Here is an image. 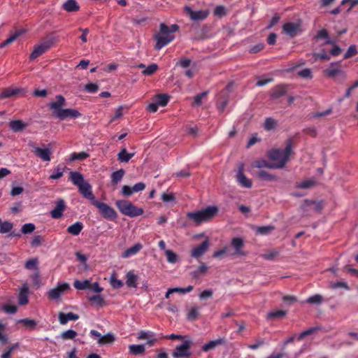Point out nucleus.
<instances>
[{"instance_id": "f257e3e1", "label": "nucleus", "mask_w": 358, "mask_h": 358, "mask_svg": "<svg viewBox=\"0 0 358 358\" xmlns=\"http://www.w3.org/2000/svg\"><path fill=\"white\" fill-rule=\"evenodd\" d=\"M294 145V140L292 138H288L285 142V148L284 149L275 148L268 151L267 156L268 158L273 162L275 166H280V167H275L277 169H282L286 164L289 161V157L294 153L292 148Z\"/></svg>"}, {"instance_id": "f03ea898", "label": "nucleus", "mask_w": 358, "mask_h": 358, "mask_svg": "<svg viewBox=\"0 0 358 358\" xmlns=\"http://www.w3.org/2000/svg\"><path fill=\"white\" fill-rule=\"evenodd\" d=\"M56 99V101L49 104V108L57 118L59 120H65L68 117L76 119L81 116V113L76 109L62 108L66 105V100L63 96L57 95Z\"/></svg>"}, {"instance_id": "7ed1b4c3", "label": "nucleus", "mask_w": 358, "mask_h": 358, "mask_svg": "<svg viewBox=\"0 0 358 358\" xmlns=\"http://www.w3.org/2000/svg\"><path fill=\"white\" fill-rule=\"evenodd\" d=\"M178 30L179 26L177 24H172L171 27H168L166 24L161 23L159 25V33L154 36V38L156 40L155 49L159 50L170 43L175 38L173 34Z\"/></svg>"}, {"instance_id": "20e7f679", "label": "nucleus", "mask_w": 358, "mask_h": 358, "mask_svg": "<svg viewBox=\"0 0 358 358\" xmlns=\"http://www.w3.org/2000/svg\"><path fill=\"white\" fill-rule=\"evenodd\" d=\"M218 208L216 206H208L205 209L197 212H191L187 214V217L194 220L196 224L211 220L217 213Z\"/></svg>"}, {"instance_id": "39448f33", "label": "nucleus", "mask_w": 358, "mask_h": 358, "mask_svg": "<svg viewBox=\"0 0 358 358\" xmlns=\"http://www.w3.org/2000/svg\"><path fill=\"white\" fill-rule=\"evenodd\" d=\"M115 206L122 215L130 217L140 216L144 213L143 208L136 207L131 201L127 200H117L115 202Z\"/></svg>"}, {"instance_id": "423d86ee", "label": "nucleus", "mask_w": 358, "mask_h": 358, "mask_svg": "<svg viewBox=\"0 0 358 358\" xmlns=\"http://www.w3.org/2000/svg\"><path fill=\"white\" fill-rule=\"evenodd\" d=\"M92 205L99 209V213L105 219L114 220L117 218L116 211L107 203L96 200L93 202Z\"/></svg>"}, {"instance_id": "0eeeda50", "label": "nucleus", "mask_w": 358, "mask_h": 358, "mask_svg": "<svg viewBox=\"0 0 358 358\" xmlns=\"http://www.w3.org/2000/svg\"><path fill=\"white\" fill-rule=\"evenodd\" d=\"M192 342L190 340H186L182 342L180 345H177L172 352V356L174 358H185L189 357L191 355L189 351Z\"/></svg>"}, {"instance_id": "6e6552de", "label": "nucleus", "mask_w": 358, "mask_h": 358, "mask_svg": "<svg viewBox=\"0 0 358 358\" xmlns=\"http://www.w3.org/2000/svg\"><path fill=\"white\" fill-rule=\"evenodd\" d=\"M324 74L331 78L336 79L340 76L341 80L345 79V74L341 69V62H333L331 63L329 68L324 70Z\"/></svg>"}, {"instance_id": "1a4fd4ad", "label": "nucleus", "mask_w": 358, "mask_h": 358, "mask_svg": "<svg viewBox=\"0 0 358 358\" xmlns=\"http://www.w3.org/2000/svg\"><path fill=\"white\" fill-rule=\"evenodd\" d=\"M52 43L51 41H45L41 44L36 45L30 54L29 59L34 60L38 58L45 52H47L52 46Z\"/></svg>"}, {"instance_id": "9d476101", "label": "nucleus", "mask_w": 358, "mask_h": 358, "mask_svg": "<svg viewBox=\"0 0 358 358\" xmlns=\"http://www.w3.org/2000/svg\"><path fill=\"white\" fill-rule=\"evenodd\" d=\"M244 164H241L238 166V172L236 174V180L238 184L245 188H250L252 186V182L250 179L248 178L244 173Z\"/></svg>"}, {"instance_id": "9b49d317", "label": "nucleus", "mask_w": 358, "mask_h": 358, "mask_svg": "<svg viewBox=\"0 0 358 358\" xmlns=\"http://www.w3.org/2000/svg\"><path fill=\"white\" fill-rule=\"evenodd\" d=\"M184 9L185 12L189 15L191 20L194 21L203 20L210 14L208 10H201L198 11H194L189 6H185Z\"/></svg>"}, {"instance_id": "f8f14e48", "label": "nucleus", "mask_w": 358, "mask_h": 358, "mask_svg": "<svg viewBox=\"0 0 358 358\" xmlns=\"http://www.w3.org/2000/svg\"><path fill=\"white\" fill-rule=\"evenodd\" d=\"M70 288L66 282L59 283L58 285L48 292V298L50 299H58L62 294Z\"/></svg>"}, {"instance_id": "ddd939ff", "label": "nucleus", "mask_w": 358, "mask_h": 358, "mask_svg": "<svg viewBox=\"0 0 358 358\" xmlns=\"http://www.w3.org/2000/svg\"><path fill=\"white\" fill-rule=\"evenodd\" d=\"M145 187V184L142 182H138L132 187L124 185L122 187L121 193L124 196H130L134 193L144 190Z\"/></svg>"}, {"instance_id": "4468645a", "label": "nucleus", "mask_w": 358, "mask_h": 358, "mask_svg": "<svg viewBox=\"0 0 358 358\" xmlns=\"http://www.w3.org/2000/svg\"><path fill=\"white\" fill-rule=\"evenodd\" d=\"M33 148L32 152L34 155L44 162H50L51 160V151L48 148H40L35 145H31Z\"/></svg>"}, {"instance_id": "2eb2a0df", "label": "nucleus", "mask_w": 358, "mask_h": 358, "mask_svg": "<svg viewBox=\"0 0 358 358\" xmlns=\"http://www.w3.org/2000/svg\"><path fill=\"white\" fill-rule=\"evenodd\" d=\"M66 209L65 201L59 199L56 202V206L55 208L50 211L51 217L53 219H59L62 217L63 215V212Z\"/></svg>"}, {"instance_id": "dca6fc26", "label": "nucleus", "mask_w": 358, "mask_h": 358, "mask_svg": "<svg viewBox=\"0 0 358 358\" xmlns=\"http://www.w3.org/2000/svg\"><path fill=\"white\" fill-rule=\"evenodd\" d=\"M79 189L80 193L85 198L91 201L92 204L94 201H96L95 196L92 194V186L87 182H85L83 185L78 187Z\"/></svg>"}, {"instance_id": "f3484780", "label": "nucleus", "mask_w": 358, "mask_h": 358, "mask_svg": "<svg viewBox=\"0 0 358 358\" xmlns=\"http://www.w3.org/2000/svg\"><path fill=\"white\" fill-rule=\"evenodd\" d=\"M209 247V241L206 240L203 241L199 245L192 249L191 255L194 258H199L203 255L208 250Z\"/></svg>"}, {"instance_id": "a211bd4d", "label": "nucleus", "mask_w": 358, "mask_h": 358, "mask_svg": "<svg viewBox=\"0 0 358 358\" xmlns=\"http://www.w3.org/2000/svg\"><path fill=\"white\" fill-rule=\"evenodd\" d=\"M287 92V86L285 85H278L272 88L271 97L273 100L278 99L284 96Z\"/></svg>"}, {"instance_id": "6ab92c4d", "label": "nucleus", "mask_w": 358, "mask_h": 358, "mask_svg": "<svg viewBox=\"0 0 358 358\" xmlns=\"http://www.w3.org/2000/svg\"><path fill=\"white\" fill-rule=\"evenodd\" d=\"M143 248V245L138 243L133 246L125 250L121 255V257L124 259L129 258L131 256L136 255Z\"/></svg>"}, {"instance_id": "aec40b11", "label": "nucleus", "mask_w": 358, "mask_h": 358, "mask_svg": "<svg viewBox=\"0 0 358 358\" xmlns=\"http://www.w3.org/2000/svg\"><path fill=\"white\" fill-rule=\"evenodd\" d=\"M226 343V340L224 338H220L217 340L210 341L208 343L203 345L202 346V350L204 352H208L210 350H213L217 346L220 345H224Z\"/></svg>"}, {"instance_id": "412c9836", "label": "nucleus", "mask_w": 358, "mask_h": 358, "mask_svg": "<svg viewBox=\"0 0 358 358\" xmlns=\"http://www.w3.org/2000/svg\"><path fill=\"white\" fill-rule=\"evenodd\" d=\"M69 179L77 187H79L86 182L84 180L83 176L78 171H70Z\"/></svg>"}, {"instance_id": "4be33fe9", "label": "nucleus", "mask_w": 358, "mask_h": 358, "mask_svg": "<svg viewBox=\"0 0 358 358\" xmlns=\"http://www.w3.org/2000/svg\"><path fill=\"white\" fill-rule=\"evenodd\" d=\"M69 170L66 166L62 164L57 165L53 170V173L49 176L50 180H58L61 178L64 173L66 171Z\"/></svg>"}, {"instance_id": "5701e85b", "label": "nucleus", "mask_w": 358, "mask_h": 358, "mask_svg": "<svg viewBox=\"0 0 358 358\" xmlns=\"http://www.w3.org/2000/svg\"><path fill=\"white\" fill-rule=\"evenodd\" d=\"M79 318V315L73 313H64L60 312L59 313V321L62 324H66L69 321H76Z\"/></svg>"}, {"instance_id": "b1692460", "label": "nucleus", "mask_w": 358, "mask_h": 358, "mask_svg": "<svg viewBox=\"0 0 358 358\" xmlns=\"http://www.w3.org/2000/svg\"><path fill=\"white\" fill-rule=\"evenodd\" d=\"M298 29L299 26L293 22H287L282 27L283 31L291 37H294L297 34Z\"/></svg>"}, {"instance_id": "393cba45", "label": "nucleus", "mask_w": 358, "mask_h": 358, "mask_svg": "<svg viewBox=\"0 0 358 358\" xmlns=\"http://www.w3.org/2000/svg\"><path fill=\"white\" fill-rule=\"evenodd\" d=\"M21 90L19 88H5L0 93V99H7L17 95Z\"/></svg>"}, {"instance_id": "a878e982", "label": "nucleus", "mask_w": 358, "mask_h": 358, "mask_svg": "<svg viewBox=\"0 0 358 358\" xmlns=\"http://www.w3.org/2000/svg\"><path fill=\"white\" fill-rule=\"evenodd\" d=\"M28 292H29V288L27 285H24L22 287L20 292L18 296V303L21 306L26 305L29 300H28Z\"/></svg>"}, {"instance_id": "bb28decb", "label": "nucleus", "mask_w": 358, "mask_h": 358, "mask_svg": "<svg viewBox=\"0 0 358 358\" xmlns=\"http://www.w3.org/2000/svg\"><path fill=\"white\" fill-rule=\"evenodd\" d=\"M126 284L129 287L136 288L138 276L133 272L129 271L126 275Z\"/></svg>"}, {"instance_id": "cd10ccee", "label": "nucleus", "mask_w": 358, "mask_h": 358, "mask_svg": "<svg viewBox=\"0 0 358 358\" xmlns=\"http://www.w3.org/2000/svg\"><path fill=\"white\" fill-rule=\"evenodd\" d=\"M67 12H76L80 9V6L76 0H67L62 6Z\"/></svg>"}, {"instance_id": "c85d7f7f", "label": "nucleus", "mask_w": 358, "mask_h": 358, "mask_svg": "<svg viewBox=\"0 0 358 358\" xmlns=\"http://www.w3.org/2000/svg\"><path fill=\"white\" fill-rule=\"evenodd\" d=\"M83 229V224L80 222H76L72 225H70L67 228V232L73 236H78L80 234Z\"/></svg>"}, {"instance_id": "c756f323", "label": "nucleus", "mask_w": 358, "mask_h": 358, "mask_svg": "<svg viewBox=\"0 0 358 358\" xmlns=\"http://www.w3.org/2000/svg\"><path fill=\"white\" fill-rule=\"evenodd\" d=\"M231 245L235 248V253L240 255H243L244 252L242 251L243 246V241L241 238H234L231 240Z\"/></svg>"}, {"instance_id": "7c9ffc66", "label": "nucleus", "mask_w": 358, "mask_h": 358, "mask_svg": "<svg viewBox=\"0 0 358 358\" xmlns=\"http://www.w3.org/2000/svg\"><path fill=\"white\" fill-rule=\"evenodd\" d=\"M170 96L166 94H158L155 96L154 101L159 106H166L169 101Z\"/></svg>"}, {"instance_id": "2f4dec72", "label": "nucleus", "mask_w": 358, "mask_h": 358, "mask_svg": "<svg viewBox=\"0 0 358 358\" xmlns=\"http://www.w3.org/2000/svg\"><path fill=\"white\" fill-rule=\"evenodd\" d=\"M282 164H280V166H275L273 162H268L266 160H257L254 162L253 166L257 168H268V169H275V167H280Z\"/></svg>"}, {"instance_id": "473e14b6", "label": "nucleus", "mask_w": 358, "mask_h": 358, "mask_svg": "<svg viewBox=\"0 0 358 358\" xmlns=\"http://www.w3.org/2000/svg\"><path fill=\"white\" fill-rule=\"evenodd\" d=\"M208 267L204 263H201L197 269L190 273L192 278H199L201 275L206 274Z\"/></svg>"}, {"instance_id": "72a5a7b5", "label": "nucleus", "mask_w": 358, "mask_h": 358, "mask_svg": "<svg viewBox=\"0 0 358 358\" xmlns=\"http://www.w3.org/2000/svg\"><path fill=\"white\" fill-rule=\"evenodd\" d=\"M9 127L12 131L17 132L24 129L26 127V124L22 120H16L10 121Z\"/></svg>"}, {"instance_id": "f704fd0d", "label": "nucleus", "mask_w": 358, "mask_h": 358, "mask_svg": "<svg viewBox=\"0 0 358 358\" xmlns=\"http://www.w3.org/2000/svg\"><path fill=\"white\" fill-rule=\"evenodd\" d=\"M257 176L261 180L266 181H275L277 180V177L275 176L264 170L259 171Z\"/></svg>"}, {"instance_id": "c9c22d12", "label": "nucleus", "mask_w": 358, "mask_h": 358, "mask_svg": "<svg viewBox=\"0 0 358 358\" xmlns=\"http://www.w3.org/2000/svg\"><path fill=\"white\" fill-rule=\"evenodd\" d=\"M145 348L144 345H130L129 352L134 355H142L145 352Z\"/></svg>"}, {"instance_id": "e433bc0d", "label": "nucleus", "mask_w": 358, "mask_h": 358, "mask_svg": "<svg viewBox=\"0 0 358 358\" xmlns=\"http://www.w3.org/2000/svg\"><path fill=\"white\" fill-rule=\"evenodd\" d=\"M124 173L125 171L122 169L113 172L110 176L112 184L117 185L119 182H120L123 178Z\"/></svg>"}, {"instance_id": "4c0bfd02", "label": "nucleus", "mask_w": 358, "mask_h": 358, "mask_svg": "<svg viewBox=\"0 0 358 358\" xmlns=\"http://www.w3.org/2000/svg\"><path fill=\"white\" fill-rule=\"evenodd\" d=\"M199 307L197 306H194L187 313V319L190 321H195L199 318Z\"/></svg>"}, {"instance_id": "58836bf2", "label": "nucleus", "mask_w": 358, "mask_h": 358, "mask_svg": "<svg viewBox=\"0 0 358 358\" xmlns=\"http://www.w3.org/2000/svg\"><path fill=\"white\" fill-rule=\"evenodd\" d=\"M73 287L78 290L89 289L90 287V281L88 280L83 281L76 280L73 282Z\"/></svg>"}, {"instance_id": "ea45409f", "label": "nucleus", "mask_w": 358, "mask_h": 358, "mask_svg": "<svg viewBox=\"0 0 358 358\" xmlns=\"http://www.w3.org/2000/svg\"><path fill=\"white\" fill-rule=\"evenodd\" d=\"M134 156V153L127 152L125 148H123L117 155L118 159L122 162H128Z\"/></svg>"}, {"instance_id": "a19ab883", "label": "nucleus", "mask_w": 358, "mask_h": 358, "mask_svg": "<svg viewBox=\"0 0 358 358\" xmlns=\"http://www.w3.org/2000/svg\"><path fill=\"white\" fill-rule=\"evenodd\" d=\"M115 337L112 334H107L101 336V338L98 340V343L100 345L111 344L114 342Z\"/></svg>"}, {"instance_id": "79ce46f5", "label": "nucleus", "mask_w": 358, "mask_h": 358, "mask_svg": "<svg viewBox=\"0 0 358 358\" xmlns=\"http://www.w3.org/2000/svg\"><path fill=\"white\" fill-rule=\"evenodd\" d=\"M110 283L113 288L119 289L124 285V283L122 280H118L116 278V274L113 273L110 278Z\"/></svg>"}, {"instance_id": "37998d69", "label": "nucleus", "mask_w": 358, "mask_h": 358, "mask_svg": "<svg viewBox=\"0 0 358 358\" xmlns=\"http://www.w3.org/2000/svg\"><path fill=\"white\" fill-rule=\"evenodd\" d=\"M38 259H30L25 262L24 267L28 270H38Z\"/></svg>"}, {"instance_id": "c03bdc74", "label": "nucleus", "mask_w": 358, "mask_h": 358, "mask_svg": "<svg viewBox=\"0 0 358 358\" xmlns=\"http://www.w3.org/2000/svg\"><path fill=\"white\" fill-rule=\"evenodd\" d=\"M89 156V154L85 152H80L78 153L73 152L70 157V161L83 160L87 159Z\"/></svg>"}, {"instance_id": "a18cd8bd", "label": "nucleus", "mask_w": 358, "mask_h": 358, "mask_svg": "<svg viewBox=\"0 0 358 358\" xmlns=\"http://www.w3.org/2000/svg\"><path fill=\"white\" fill-rule=\"evenodd\" d=\"M77 332L72 329H69L65 331H63L61 334V337L64 340H70L73 339L77 336Z\"/></svg>"}, {"instance_id": "49530a36", "label": "nucleus", "mask_w": 358, "mask_h": 358, "mask_svg": "<svg viewBox=\"0 0 358 358\" xmlns=\"http://www.w3.org/2000/svg\"><path fill=\"white\" fill-rule=\"evenodd\" d=\"M158 69V66L156 64H152L146 67L143 71L142 73L145 76H151L154 74L157 70Z\"/></svg>"}, {"instance_id": "de8ad7c7", "label": "nucleus", "mask_w": 358, "mask_h": 358, "mask_svg": "<svg viewBox=\"0 0 358 358\" xmlns=\"http://www.w3.org/2000/svg\"><path fill=\"white\" fill-rule=\"evenodd\" d=\"M276 124L277 122L274 119L271 117H267L264 122V129L267 131L272 130L275 128Z\"/></svg>"}, {"instance_id": "09e8293b", "label": "nucleus", "mask_w": 358, "mask_h": 358, "mask_svg": "<svg viewBox=\"0 0 358 358\" xmlns=\"http://www.w3.org/2000/svg\"><path fill=\"white\" fill-rule=\"evenodd\" d=\"M357 54V46L355 45H351L347 52L344 55V59H349L352 57L355 56Z\"/></svg>"}, {"instance_id": "8fccbe9b", "label": "nucleus", "mask_w": 358, "mask_h": 358, "mask_svg": "<svg viewBox=\"0 0 358 358\" xmlns=\"http://www.w3.org/2000/svg\"><path fill=\"white\" fill-rule=\"evenodd\" d=\"M13 223L8 221L3 222V223L0 226V234H6L10 232L13 229Z\"/></svg>"}, {"instance_id": "3c124183", "label": "nucleus", "mask_w": 358, "mask_h": 358, "mask_svg": "<svg viewBox=\"0 0 358 358\" xmlns=\"http://www.w3.org/2000/svg\"><path fill=\"white\" fill-rule=\"evenodd\" d=\"M273 229H274V227L271 226V225L258 227L257 228V232L262 235H266V234H269Z\"/></svg>"}, {"instance_id": "603ef678", "label": "nucleus", "mask_w": 358, "mask_h": 358, "mask_svg": "<svg viewBox=\"0 0 358 358\" xmlns=\"http://www.w3.org/2000/svg\"><path fill=\"white\" fill-rule=\"evenodd\" d=\"M286 313L285 310H278L269 313L268 317L269 318H282L285 316Z\"/></svg>"}, {"instance_id": "864d4df0", "label": "nucleus", "mask_w": 358, "mask_h": 358, "mask_svg": "<svg viewBox=\"0 0 358 358\" xmlns=\"http://www.w3.org/2000/svg\"><path fill=\"white\" fill-rule=\"evenodd\" d=\"M322 301V297L320 294H315L307 299V302L311 304H320Z\"/></svg>"}, {"instance_id": "5fc2aeb1", "label": "nucleus", "mask_w": 358, "mask_h": 358, "mask_svg": "<svg viewBox=\"0 0 358 358\" xmlns=\"http://www.w3.org/2000/svg\"><path fill=\"white\" fill-rule=\"evenodd\" d=\"M90 301L96 305L102 306L104 304V299L101 295H94L90 297Z\"/></svg>"}, {"instance_id": "6e6d98bb", "label": "nucleus", "mask_w": 358, "mask_h": 358, "mask_svg": "<svg viewBox=\"0 0 358 358\" xmlns=\"http://www.w3.org/2000/svg\"><path fill=\"white\" fill-rule=\"evenodd\" d=\"M208 94V92H203L202 93L196 94L194 97V105L196 106H199L202 103V99L205 97Z\"/></svg>"}, {"instance_id": "4d7b16f0", "label": "nucleus", "mask_w": 358, "mask_h": 358, "mask_svg": "<svg viewBox=\"0 0 358 358\" xmlns=\"http://www.w3.org/2000/svg\"><path fill=\"white\" fill-rule=\"evenodd\" d=\"M35 229V225L32 223H27V224H24L22 227V233L24 234H29V233H31L34 231Z\"/></svg>"}, {"instance_id": "13d9d810", "label": "nucleus", "mask_w": 358, "mask_h": 358, "mask_svg": "<svg viewBox=\"0 0 358 358\" xmlns=\"http://www.w3.org/2000/svg\"><path fill=\"white\" fill-rule=\"evenodd\" d=\"M155 334L152 331H141L138 335V339L145 340L154 337Z\"/></svg>"}, {"instance_id": "bf43d9fd", "label": "nucleus", "mask_w": 358, "mask_h": 358, "mask_svg": "<svg viewBox=\"0 0 358 358\" xmlns=\"http://www.w3.org/2000/svg\"><path fill=\"white\" fill-rule=\"evenodd\" d=\"M165 254H166L168 262L171 263V264H174L176 262L177 255L173 251L168 250L165 252Z\"/></svg>"}, {"instance_id": "052dcab7", "label": "nucleus", "mask_w": 358, "mask_h": 358, "mask_svg": "<svg viewBox=\"0 0 358 358\" xmlns=\"http://www.w3.org/2000/svg\"><path fill=\"white\" fill-rule=\"evenodd\" d=\"M99 90L98 85L95 83H88L85 86V90L89 93H96Z\"/></svg>"}, {"instance_id": "680f3d73", "label": "nucleus", "mask_w": 358, "mask_h": 358, "mask_svg": "<svg viewBox=\"0 0 358 358\" xmlns=\"http://www.w3.org/2000/svg\"><path fill=\"white\" fill-rule=\"evenodd\" d=\"M23 34V31L22 30H19V31H17L15 32H14L13 34H12L7 39H6V43H13L20 36H21L22 34Z\"/></svg>"}, {"instance_id": "e2e57ef3", "label": "nucleus", "mask_w": 358, "mask_h": 358, "mask_svg": "<svg viewBox=\"0 0 358 358\" xmlns=\"http://www.w3.org/2000/svg\"><path fill=\"white\" fill-rule=\"evenodd\" d=\"M23 326L26 327L34 328L36 325V322L34 320L31 319H23L20 321Z\"/></svg>"}, {"instance_id": "0e129e2a", "label": "nucleus", "mask_w": 358, "mask_h": 358, "mask_svg": "<svg viewBox=\"0 0 358 358\" xmlns=\"http://www.w3.org/2000/svg\"><path fill=\"white\" fill-rule=\"evenodd\" d=\"M213 295V292L211 289H205L199 294L200 300H206L211 298Z\"/></svg>"}, {"instance_id": "69168bd1", "label": "nucleus", "mask_w": 358, "mask_h": 358, "mask_svg": "<svg viewBox=\"0 0 358 358\" xmlns=\"http://www.w3.org/2000/svg\"><path fill=\"white\" fill-rule=\"evenodd\" d=\"M317 330V328L312 327L310 328L303 332H301L299 336H298V340L301 341L306 336L313 334L315 331Z\"/></svg>"}, {"instance_id": "338daca9", "label": "nucleus", "mask_w": 358, "mask_h": 358, "mask_svg": "<svg viewBox=\"0 0 358 358\" xmlns=\"http://www.w3.org/2000/svg\"><path fill=\"white\" fill-rule=\"evenodd\" d=\"M298 76L303 78H312V72L310 69H304L298 72Z\"/></svg>"}, {"instance_id": "774afa93", "label": "nucleus", "mask_w": 358, "mask_h": 358, "mask_svg": "<svg viewBox=\"0 0 358 358\" xmlns=\"http://www.w3.org/2000/svg\"><path fill=\"white\" fill-rule=\"evenodd\" d=\"M265 344L264 340L262 338H259L256 341L255 343L248 345V348L249 349L255 350L258 349L259 347L264 345Z\"/></svg>"}]
</instances>
